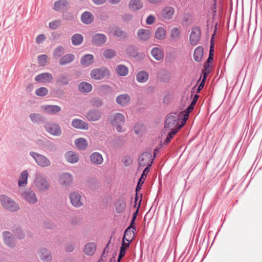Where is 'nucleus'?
<instances>
[{"instance_id":"58836bf2","label":"nucleus","mask_w":262,"mask_h":262,"mask_svg":"<svg viewBox=\"0 0 262 262\" xmlns=\"http://www.w3.org/2000/svg\"><path fill=\"white\" fill-rule=\"evenodd\" d=\"M138 48L133 45L127 46L125 52L126 54L132 57H136L138 56Z\"/></svg>"},{"instance_id":"412c9836","label":"nucleus","mask_w":262,"mask_h":262,"mask_svg":"<svg viewBox=\"0 0 262 262\" xmlns=\"http://www.w3.org/2000/svg\"><path fill=\"white\" fill-rule=\"evenodd\" d=\"M59 181L61 185H70L73 182V176L69 173H63L59 178Z\"/></svg>"},{"instance_id":"b1692460","label":"nucleus","mask_w":262,"mask_h":262,"mask_svg":"<svg viewBox=\"0 0 262 262\" xmlns=\"http://www.w3.org/2000/svg\"><path fill=\"white\" fill-rule=\"evenodd\" d=\"M151 32L147 29H140L137 31V36L139 40L141 41H147L150 38Z\"/></svg>"},{"instance_id":"4c0bfd02","label":"nucleus","mask_w":262,"mask_h":262,"mask_svg":"<svg viewBox=\"0 0 262 262\" xmlns=\"http://www.w3.org/2000/svg\"><path fill=\"white\" fill-rule=\"evenodd\" d=\"M78 89L82 93H89L92 90V85L87 82H82L78 85Z\"/></svg>"},{"instance_id":"c85d7f7f","label":"nucleus","mask_w":262,"mask_h":262,"mask_svg":"<svg viewBox=\"0 0 262 262\" xmlns=\"http://www.w3.org/2000/svg\"><path fill=\"white\" fill-rule=\"evenodd\" d=\"M11 230L17 238L23 239L25 238V233L20 226L15 225L12 227Z\"/></svg>"},{"instance_id":"2f4dec72","label":"nucleus","mask_w":262,"mask_h":262,"mask_svg":"<svg viewBox=\"0 0 262 262\" xmlns=\"http://www.w3.org/2000/svg\"><path fill=\"white\" fill-rule=\"evenodd\" d=\"M116 211L118 213H122L126 208V202L124 198H119L115 203Z\"/></svg>"},{"instance_id":"bb28decb","label":"nucleus","mask_w":262,"mask_h":262,"mask_svg":"<svg viewBox=\"0 0 262 262\" xmlns=\"http://www.w3.org/2000/svg\"><path fill=\"white\" fill-rule=\"evenodd\" d=\"M43 110L50 115H54L60 112L61 108L57 105H47L43 106Z\"/></svg>"},{"instance_id":"20e7f679","label":"nucleus","mask_w":262,"mask_h":262,"mask_svg":"<svg viewBox=\"0 0 262 262\" xmlns=\"http://www.w3.org/2000/svg\"><path fill=\"white\" fill-rule=\"evenodd\" d=\"M158 151V148L154 150V156L152 157V154L147 151L142 153L138 158V163L140 166H144L151 163L152 164L156 157L155 152Z\"/></svg>"},{"instance_id":"ddd939ff","label":"nucleus","mask_w":262,"mask_h":262,"mask_svg":"<svg viewBox=\"0 0 262 262\" xmlns=\"http://www.w3.org/2000/svg\"><path fill=\"white\" fill-rule=\"evenodd\" d=\"M69 198L71 204L75 207L79 208L83 205L81 201V194L76 191L71 192L69 194Z\"/></svg>"},{"instance_id":"3c124183","label":"nucleus","mask_w":262,"mask_h":262,"mask_svg":"<svg viewBox=\"0 0 262 262\" xmlns=\"http://www.w3.org/2000/svg\"><path fill=\"white\" fill-rule=\"evenodd\" d=\"M151 167V163L148 164L146 167L144 168L143 171H142V173H141V175L140 176V178L138 180L139 182H142L144 184V181L145 180V179L147 177V175L149 173L150 171V167Z\"/></svg>"},{"instance_id":"aec40b11","label":"nucleus","mask_w":262,"mask_h":262,"mask_svg":"<svg viewBox=\"0 0 262 262\" xmlns=\"http://www.w3.org/2000/svg\"><path fill=\"white\" fill-rule=\"evenodd\" d=\"M75 59V56L73 54H67L63 55L59 60L60 66H66L72 62Z\"/></svg>"},{"instance_id":"dca6fc26","label":"nucleus","mask_w":262,"mask_h":262,"mask_svg":"<svg viewBox=\"0 0 262 262\" xmlns=\"http://www.w3.org/2000/svg\"><path fill=\"white\" fill-rule=\"evenodd\" d=\"M22 195L29 203L35 204L37 201L35 192L31 189H26L22 193Z\"/></svg>"},{"instance_id":"f257e3e1","label":"nucleus","mask_w":262,"mask_h":262,"mask_svg":"<svg viewBox=\"0 0 262 262\" xmlns=\"http://www.w3.org/2000/svg\"><path fill=\"white\" fill-rule=\"evenodd\" d=\"M164 128L165 130H169L167 137L163 142L165 145L168 144L173 138V136L182 127L183 125L180 124V118L176 114H170L167 115L164 121Z\"/></svg>"},{"instance_id":"0eeeda50","label":"nucleus","mask_w":262,"mask_h":262,"mask_svg":"<svg viewBox=\"0 0 262 262\" xmlns=\"http://www.w3.org/2000/svg\"><path fill=\"white\" fill-rule=\"evenodd\" d=\"M102 116V112L95 108L90 109L85 114V117L90 122H95L99 120Z\"/></svg>"},{"instance_id":"a18cd8bd","label":"nucleus","mask_w":262,"mask_h":262,"mask_svg":"<svg viewBox=\"0 0 262 262\" xmlns=\"http://www.w3.org/2000/svg\"><path fill=\"white\" fill-rule=\"evenodd\" d=\"M155 37L159 40H163L166 37V31L162 27L157 28L155 33Z\"/></svg>"},{"instance_id":"6ab92c4d","label":"nucleus","mask_w":262,"mask_h":262,"mask_svg":"<svg viewBox=\"0 0 262 262\" xmlns=\"http://www.w3.org/2000/svg\"><path fill=\"white\" fill-rule=\"evenodd\" d=\"M40 258L43 262H50L52 259V256L50 252L45 248H40L39 251Z\"/></svg>"},{"instance_id":"5701e85b","label":"nucleus","mask_w":262,"mask_h":262,"mask_svg":"<svg viewBox=\"0 0 262 262\" xmlns=\"http://www.w3.org/2000/svg\"><path fill=\"white\" fill-rule=\"evenodd\" d=\"M94 17L93 14L89 11L83 12L81 15V21L85 25H90L93 22Z\"/></svg>"},{"instance_id":"774afa93","label":"nucleus","mask_w":262,"mask_h":262,"mask_svg":"<svg viewBox=\"0 0 262 262\" xmlns=\"http://www.w3.org/2000/svg\"><path fill=\"white\" fill-rule=\"evenodd\" d=\"M155 19L156 18L154 15H150L147 17L146 23L147 25H152L155 21Z\"/></svg>"},{"instance_id":"bf43d9fd","label":"nucleus","mask_w":262,"mask_h":262,"mask_svg":"<svg viewBox=\"0 0 262 262\" xmlns=\"http://www.w3.org/2000/svg\"><path fill=\"white\" fill-rule=\"evenodd\" d=\"M214 47L210 46L208 58L206 62L211 63L213 61Z\"/></svg>"},{"instance_id":"4d7b16f0","label":"nucleus","mask_w":262,"mask_h":262,"mask_svg":"<svg viewBox=\"0 0 262 262\" xmlns=\"http://www.w3.org/2000/svg\"><path fill=\"white\" fill-rule=\"evenodd\" d=\"M48 59V57L46 54L39 55L37 57L39 64L42 66H46Z\"/></svg>"},{"instance_id":"9d476101","label":"nucleus","mask_w":262,"mask_h":262,"mask_svg":"<svg viewBox=\"0 0 262 262\" xmlns=\"http://www.w3.org/2000/svg\"><path fill=\"white\" fill-rule=\"evenodd\" d=\"M107 41L106 36L102 33H97L92 37V43L97 47L102 46Z\"/></svg>"},{"instance_id":"37998d69","label":"nucleus","mask_w":262,"mask_h":262,"mask_svg":"<svg viewBox=\"0 0 262 262\" xmlns=\"http://www.w3.org/2000/svg\"><path fill=\"white\" fill-rule=\"evenodd\" d=\"M71 41L74 46H79L82 43L83 41V37L80 34L76 33L72 36Z\"/></svg>"},{"instance_id":"7ed1b4c3","label":"nucleus","mask_w":262,"mask_h":262,"mask_svg":"<svg viewBox=\"0 0 262 262\" xmlns=\"http://www.w3.org/2000/svg\"><path fill=\"white\" fill-rule=\"evenodd\" d=\"M0 202L4 208L11 212L17 211L20 208L17 203L5 194L0 195Z\"/></svg>"},{"instance_id":"a211bd4d","label":"nucleus","mask_w":262,"mask_h":262,"mask_svg":"<svg viewBox=\"0 0 262 262\" xmlns=\"http://www.w3.org/2000/svg\"><path fill=\"white\" fill-rule=\"evenodd\" d=\"M71 125L74 128L80 129L88 130L89 128L88 123L80 119H73Z\"/></svg>"},{"instance_id":"7c9ffc66","label":"nucleus","mask_w":262,"mask_h":262,"mask_svg":"<svg viewBox=\"0 0 262 262\" xmlns=\"http://www.w3.org/2000/svg\"><path fill=\"white\" fill-rule=\"evenodd\" d=\"M130 101V97L127 94H121L116 98V102L121 106L126 105Z\"/></svg>"},{"instance_id":"052dcab7","label":"nucleus","mask_w":262,"mask_h":262,"mask_svg":"<svg viewBox=\"0 0 262 262\" xmlns=\"http://www.w3.org/2000/svg\"><path fill=\"white\" fill-rule=\"evenodd\" d=\"M122 162L124 166H128L133 162L132 158L129 156H125L122 159Z\"/></svg>"},{"instance_id":"cd10ccee","label":"nucleus","mask_w":262,"mask_h":262,"mask_svg":"<svg viewBox=\"0 0 262 262\" xmlns=\"http://www.w3.org/2000/svg\"><path fill=\"white\" fill-rule=\"evenodd\" d=\"M67 161L70 163H76L79 160L78 155L72 151H68L65 154Z\"/></svg>"},{"instance_id":"a19ab883","label":"nucleus","mask_w":262,"mask_h":262,"mask_svg":"<svg viewBox=\"0 0 262 262\" xmlns=\"http://www.w3.org/2000/svg\"><path fill=\"white\" fill-rule=\"evenodd\" d=\"M151 54L157 60H160L163 58V53L162 50L157 47H155L151 50Z\"/></svg>"},{"instance_id":"13d9d810","label":"nucleus","mask_w":262,"mask_h":262,"mask_svg":"<svg viewBox=\"0 0 262 262\" xmlns=\"http://www.w3.org/2000/svg\"><path fill=\"white\" fill-rule=\"evenodd\" d=\"M208 73H209V71H207V72L204 75L203 79L201 81V83L199 84V85L196 89V93H200V92L203 89L204 85H205V81L206 80L207 76V75Z\"/></svg>"},{"instance_id":"f03ea898","label":"nucleus","mask_w":262,"mask_h":262,"mask_svg":"<svg viewBox=\"0 0 262 262\" xmlns=\"http://www.w3.org/2000/svg\"><path fill=\"white\" fill-rule=\"evenodd\" d=\"M108 121L111 125L116 128L119 133L124 132L122 125L125 123V116L120 113H115L111 114L108 117Z\"/></svg>"},{"instance_id":"4468645a","label":"nucleus","mask_w":262,"mask_h":262,"mask_svg":"<svg viewBox=\"0 0 262 262\" xmlns=\"http://www.w3.org/2000/svg\"><path fill=\"white\" fill-rule=\"evenodd\" d=\"M53 78L52 74L46 72L36 75L35 80L40 83H49L52 81Z\"/></svg>"},{"instance_id":"c756f323","label":"nucleus","mask_w":262,"mask_h":262,"mask_svg":"<svg viewBox=\"0 0 262 262\" xmlns=\"http://www.w3.org/2000/svg\"><path fill=\"white\" fill-rule=\"evenodd\" d=\"M128 7L131 10L136 11L143 7V4L141 0H130L129 2Z\"/></svg>"},{"instance_id":"c9c22d12","label":"nucleus","mask_w":262,"mask_h":262,"mask_svg":"<svg viewBox=\"0 0 262 262\" xmlns=\"http://www.w3.org/2000/svg\"><path fill=\"white\" fill-rule=\"evenodd\" d=\"M174 9L169 6L165 7L162 11V16L166 19H170L174 13Z\"/></svg>"},{"instance_id":"c03bdc74","label":"nucleus","mask_w":262,"mask_h":262,"mask_svg":"<svg viewBox=\"0 0 262 262\" xmlns=\"http://www.w3.org/2000/svg\"><path fill=\"white\" fill-rule=\"evenodd\" d=\"M75 144L78 149L81 150L85 149L88 147L87 141L83 138L77 139L75 141Z\"/></svg>"},{"instance_id":"e433bc0d","label":"nucleus","mask_w":262,"mask_h":262,"mask_svg":"<svg viewBox=\"0 0 262 262\" xmlns=\"http://www.w3.org/2000/svg\"><path fill=\"white\" fill-rule=\"evenodd\" d=\"M149 78L148 73L145 71H141L136 74V80L140 83H144L146 82Z\"/></svg>"},{"instance_id":"680f3d73","label":"nucleus","mask_w":262,"mask_h":262,"mask_svg":"<svg viewBox=\"0 0 262 262\" xmlns=\"http://www.w3.org/2000/svg\"><path fill=\"white\" fill-rule=\"evenodd\" d=\"M217 23H216V24L215 25L214 31L213 32L212 34L211 35L210 46L214 47V39H215V35L217 33Z\"/></svg>"},{"instance_id":"6e6d98bb","label":"nucleus","mask_w":262,"mask_h":262,"mask_svg":"<svg viewBox=\"0 0 262 262\" xmlns=\"http://www.w3.org/2000/svg\"><path fill=\"white\" fill-rule=\"evenodd\" d=\"M133 240V237H129L128 238H124V237L122 238V241L121 242V246L120 247H122L124 249L126 250L127 248H129L130 243Z\"/></svg>"},{"instance_id":"4be33fe9","label":"nucleus","mask_w":262,"mask_h":262,"mask_svg":"<svg viewBox=\"0 0 262 262\" xmlns=\"http://www.w3.org/2000/svg\"><path fill=\"white\" fill-rule=\"evenodd\" d=\"M94 57L92 54H85L80 59V63L84 67H88L94 62Z\"/></svg>"},{"instance_id":"a878e982","label":"nucleus","mask_w":262,"mask_h":262,"mask_svg":"<svg viewBox=\"0 0 262 262\" xmlns=\"http://www.w3.org/2000/svg\"><path fill=\"white\" fill-rule=\"evenodd\" d=\"M29 117L34 123H42L46 120V117L43 115L38 113H31Z\"/></svg>"},{"instance_id":"864d4df0","label":"nucleus","mask_w":262,"mask_h":262,"mask_svg":"<svg viewBox=\"0 0 262 262\" xmlns=\"http://www.w3.org/2000/svg\"><path fill=\"white\" fill-rule=\"evenodd\" d=\"M48 90L45 87H40L35 91V94L39 97H43L48 95Z\"/></svg>"},{"instance_id":"393cba45","label":"nucleus","mask_w":262,"mask_h":262,"mask_svg":"<svg viewBox=\"0 0 262 262\" xmlns=\"http://www.w3.org/2000/svg\"><path fill=\"white\" fill-rule=\"evenodd\" d=\"M96 246L95 243H89L85 245L83 252L86 255L92 256L96 250Z\"/></svg>"},{"instance_id":"6e6552de","label":"nucleus","mask_w":262,"mask_h":262,"mask_svg":"<svg viewBox=\"0 0 262 262\" xmlns=\"http://www.w3.org/2000/svg\"><path fill=\"white\" fill-rule=\"evenodd\" d=\"M47 132L55 136H59L62 134V130L59 124L54 123H47L44 125Z\"/></svg>"},{"instance_id":"09e8293b","label":"nucleus","mask_w":262,"mask_h":262,"mask_svg":"<svg viewBox=\"0 0 262 262\" xmlns=\"http://www.w3.org/2000/svg\"><path fill=\"white\" fill-rule=\"evenodd\" d=\"M64 53V49L61 46H59L55 49L53 55L55 58L57 59L61 57Z\"/></svg>"},{"instance_id":"2eb2a0df","label":"nucleus","mask_w":262,"mask_h":262,"mask_svg":"<svg viewBox=\"0 0 262 262\" xmlns=\"http://www.w3.org/2000/svg\"><path fill=\"white\" fill-rule=\"evenodd\" d=\"M69 5L67 0H58L54 2L53 9L56 12H64L68 10Z\"/></svg>"},{"instance_id":"338daca9","label":"nucleus","mask_w":262,"mask_h":262,"mask_svg":"<svg viewBox=\"0 0 262 262\" xmlns=\"http://www.w3.org/2000/svg\"><path fill=\"white\" fill-rule=\"evenodd\" d=\"M134 230H134L133 229H130V230H129L130 232H127L126 233H125V230L123 237H124V238L126 239V238H128L129 237H133V239L134 238V235H135Z\"/></svg>"},{"instance_id":"8fccbe9b","label":"nucleus","mask_w":262,"mask_h":262,"mask_svg":"<svg viewBox=\"0 0 262 262\" xmlns=\"http://www.w3.org/2000/svg\"><path fill=\"white\" fill-rule=\"evenodd\" d=\"M117 55L116 52L112 49L105 50L103 53V56L107 59H111Z\"/></svg>"},{"instance_id":"9b49d317","label":"nucleus","mask_w":262,"mask_h":262,"mask_svg":"<svg viewBox=\"0 0 262 262\" xmlns=\"http://www.w3.org/2000/svg\"><path fill=\"white\" fill-rule=\"evenodd\" d=\"M5 244L9 248H13L15 246L16 242L15 237L9 231H5L2 233Z\"/></svg>"},{"instance_id":"f8f14e48","label":"nucleus","mask_w":262,"mask_h":262,"mask_svg":"<svg viewBox=\"0 0 262 262\" xmlns=\"http://www.w3.org/2000/svg\"><path fill=\"white\" fill-rule=\"evenodd\" d=\"M35 184L37 188L41 191L47 190L50 186V184L46 178L41 175L36 177Z\"/></svg>"},{"instance_id":"49530a36","label":"nucleus","mask_w":262,"mask_h":262,"mask_svg":"<svg viewBox=\"0 0 262 262\" xmlns=\"http://www.w3.org/2000/svg\"><path fill=\"white\" fill-rule=\"evenodd\" d=\"M181 36V30L177 27H174L170 31V38L172 40L176 41L179 40Z\"/></svg>"},{"instance_id":"423d86ee","label":"nucleus","mask_w":262,"mask_h":262,"mask_svg":"<svg viewBox=\"0 0 262 262\" xmlns=\"http://www.w3.org/2000/svg\"><path fill=\"white\" fill-rule=\"evenodd\" d=\"M110 74L109 70L105 67L94 69L91 72L92 78L96 80L102 79L105 77L109 76Z\"/></svg>"},{"instance_id":"ea45409f","label":"nucleus","mask_w":262,"mask_h":262,"mask_svg":"<svg viewBox=\"0 0 262 262\" xmlns=\"http://www.w3.org/2000/svg\"><path fill=\"white\" fill-rule=\"evenodd\" d=\"M204 49L201 46L198 47L194 50L193 58L195 61L200 62L203 56Z\"/></svg>"},{"instance_id":"69168bd1","label":"nucleus","mask_w":262,"mask_h":262,"mask_svg":"<svg viewBox=\"0 0 262 262\" xmlns=\"http://www.w3.org/2000/svg\"><path fill=\"white\" fill-rule=\"evenodd\" d=\"M136 219L137 218H136V217H132L129 225L125 229V233H126L127 232H130L129 231L130 229H133L134 230H136V226H135V223L136 222Z\"/></svg>"},{"instance_id":"5fc2aeb1","label":"nucleus","mask_w":262,"mask_h":262,"mask_svg":"<svg viewBox=\"0 0 262 262\" xmlns=\"http://www.w3.org/2000/svg\"><path fill=\"white\" fill-rule=\"evenodd\" d=\"M45 150H47L51 152H54L56 150V147L55 145L49 140H47L45 143Z\"/></svg>"},{"instance_id":"e2e57ef3","label":"nucleus","mask_w":262,"mask_h":262,"mask_svg":"<svg viewBox=\"0 0 262 262\" xmlns=\"http://www.w3.org/2000/svg\"><path fill=\"white\" fill-rule=\"evenodd\" d=\"M53 92L54 95L59 98L62 97L64 94L63 90L59 88L54 89Z\"/></svg>"},{"instance_id":"473e14b6","label":"nucleus","mask_w":262,"mask_h":262,"mask_svg":"<svg viewBox=\"0 0 262 262\" xmlns=\"http://www.w3.org/2000/svg\"><path fill=\"white\" fill-rule=\"evenodd\" d=\"M28 173L27 170L23 171L19 176L18 181V185L19 187H24L27 184Z\"/></svg>"},{"instance_id":"de8ad7c7","label":"nucleus","mask_w":262,"mask_h":262,"mask_svg":"<svg viewBox=\"0 0 262 262\" xmlns=\"http://www.w3.org/2000/svg\"><path fill=\"white\" fill-rule=\"evenodd\" d=\"M158 77L160 81L167 82L170 80V75L167 71L164 70L159 74Z\"/></svg>"},{"instance_id":"0e129e2a","label":"nucleus","mask_w":262,"mask_h":262,"mask_svg":"<svg viewBox=\"0 0 262 262\" xmlns=\"http://www.w3.org/2000/svg\"><path fill=\"white\" fill-rule=\"evenodd\" d=\"M60 25V20H56L50 22L49 25V27L50 29L55 30L57 29Z\"/></svg>"},{"instance_id":"f704fd0d","label":"nucleus","mask_w":262,"mask_h":262,"mask_svg":"<svg viewBox=\"0 0 262 262\" xmlns=\"http://www.w3.org/2000/svg\"><path fill=\"white\" fill-rule=\"evenodd\" d=\"M90 159L91 162L96 165L102 164L103 161L102 155L97 152L92 153L90 156Z\"/></svg>"},{"instance_id":"39448f33","label":"nucleus","mask_w":262,"mask_h":262,"mask_svg":"<svg viewBox=\"0 0 262 262\" xmlns=\"http://www.w3.org/2000/svg\"><path fill=\"white\" fill-rule=\"evenodd\" d=\"M30 155L34 159L37 165L41 167L49 166L50 161L44 155L34 151H30Z\"/></svg>"},{"instance_id":"72a5a7b5","label":"nucleus","mask_w":262,"mask_h":262,"mask_svg":"<svg viewBox=\"0 0 262 262\" xmlns=\"http://www.w3.org/2000/svg\"><path fill=\"white\" fill-rule=\"evenodd\" d=\"M70 80L68 76L63 74L59 75L56 79V84L59 86H66L69 84Z\"/></svg>"},{"instance_id":"f3484780","label":"nucleus","mask_w":262,"mask_h":262,"mask_svg":"<svg viewBox=\"0 0 262 262\" xmlns=\"http://www.w3.org/2000/svg\"><path fill=\"white\" fill-rule=\"evenodd\" d=\"M113 35L120 39H125L127 37V33L122 30L119 26H115L111 30Z\"/></svg>"},{"instance_id":"603ef678","label":"nucleus","mask_w":262,"mask_h":262,"mask_svg":"<svg viewBox=\"0 0 262 262\" xmlns=\"http://www.w3.org/2000/svg\"><path fill=\"white\" fill-rule=\"evenodd\" d=\"M90 103L93 107L99 108L103 105V102L101 99L98 97H95L91 100Z\"/></svg>"},{"instance_id":"79ce46f5","label":"nucleus","mask_w":262,"mask_h":262,"mask_svg":"<svg viewBox=\"0 0 262 262\" xmlns=\"http://www.w3.org/2000/svg\"><path fill=\"white\" fill-rule=\"evenodd\" d=\"M116 72L121 76H125L128 74V68L123 64H119L116 66Z\"/></svg>"},{"instance_id":"1a4fd4ad","label":"nucleus","mask_w":262,"mask_h":262,"mask_svg":"<svg viewBox=\"0 0 262 262\" xmlns=\"http://www.w3.org/2000/svg\"><path fill=\"white\" fill-rule=\"evenodd\" d=\"M201 36V28L198 26L193 27L190 33L189 42L192 46H196L199 43Z\"/></svg>"}]
</instances>
